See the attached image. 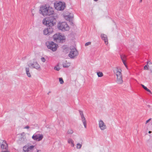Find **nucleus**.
Wrapping results in <instances>:
<instances>
[{
    "label": "nucleus",
    "mask_w": 152,
    "mask_h": 152,
    "mask_svg": "<svg viewBox=\"0 0 152 152\" xmlns=\"http://www.w3.org/2000/svg\"><path fill=\"white\" fill-rule=\"evenodd\" d=\"M99 125L100 128L102 130H104L107 128L106 124L102 120H100L99 121Z\"/></svg>",
    "instance_id": "4468645a"
},
{
    "label": "nucleus",
    "mask_w": 152,
    "mask_h": 152,
    "mask_svg": "<svg viewBox=\"0 0 152 152\" xmlns=\"http://www.w3.org/2000/svg\"><path fill=\"white\" fill-rule=\"evenodd\" d=\"M91 44V42H88L86 43L85 44V46H87L90 45Z\"/></svg>",
    "instance_id": "473e14b6"
},
{
    "label": "nucleus",
    "mask_w": 152,
    "mask_h": 152,
    "mask_svg": "<svg viewBox=\"0 0 152 152\" xmlns=\"http://www.w3.org/2000/svg\"><path fill=\"white\" fill-rule=\"evenodd\" d=\"M56 19L54 17H48L43 19L42 23L47 26L52 27L56 24Z\"/></svg>",
    "instance_id": "f03ea898"
},
{
    "label": "nucleus",
    "mask_w": 152,
    "mask_h": 152,
    "mask_svg": "<svg viewBox=\"0 0 152 152\" xmlns=\"http://www.w3.org/2000/svg\"><path fill=\"white\" fill-rule=\"evenodd\" d=\"M122 61H123V64H124V65L127 68V66L126 65V62H125V60H122Z\"/></svg>",
    "instance_id": "2f4dec72"
},
{
    "label": "nucleus",
    "mask_w": 152,
    "mask_h": 152,
    "mask_svg": "<svg viewBox=\"0 0 152 152\" xmlns=\"http://www.w3.org/2000/svg\"><path fill=\"white\" fill-rule=\"evenodd\" d=\"M59 81L60 83L61 84H62L64 83V81L62 78H59Z\"/></svg>",
    "instance_id": "bb28decb"
},
{
    "label": "nucleus",
    "mask_w": 152,
    "mask_h": 152,
    "mask_svg": "<svg viewBox=\"0 0 152 152\" xmlns=\"http://www.w3.org/2000/svg\"><path fill=\"white\" fill-rule=\"evenodd\" d=\"M32 16H34V14H33V13H32Z\"/></svg>",
    "instance_id": "ea45409f"
},
{
    "label": "nucleus",
    "mask_w": 152,
    "mask_h": 152,
    "mask_svg": "<svg viewBox=\"0 0 152 152\" xmlns=\"http://www.w3.org/2000/svg\"><path fill=\"white\" fill-rule=\"evenodd\" d=\"M46 44L48 48L50 49L53 51H56L58 47L57 44L53 42H49L46 43Z\"/></svg>",
    "instance_id": "0eeeda50"
},
{
    "label": "nucleus",
    "mask_w": 152,
    "mask_h": 152,
    "mask_svg": "<svg viewBox=\"0 0 152 152\" xmlns=\"http://www.w3.org/2000/svg\"><path fill=\"white\" fill-rule=\"evenodd\" d=\"M68 142L71 145V146L74 147V141L71 139H69L68 140Z\"/></svg>",
    "instance_id": "6ab92c4d"
},
{
    "label": "nucleus",
    "mask_w": 152,
    "mask_h": 152,
    "mask_svg": "<svg viewBox=\"0 0 152 152\" xmlns=\"http://www.w3.org/2000/svg\"><path fill=\"white\" fill-rule=\"evenodd\" d=\"M81 144H80L79 143L77 144V149L80 148L81 147Z\"/></svg>",
    "instance_id": "393cba45"
},
{
    "label": "nucleus",
    "mask_w": 152,
    "mask_h": 152,
    "mask_svg": "<svg viewBox=\"0 0 152 152\" xmlns=\"http://www.w3.org/2000/svg\"><path fill=\"white\" fill-rule=\"evenodd\" d=\"M26 74L29 77H31V74L29 72V68H26Z\"/></svg>",
    "instance_id": "a211bd4d"
},
{
    "label": "nucleus",
    "mask_w": 152,
    "mask_h": 152,
    "mask_svg": "<svg viewBox=\"0 0 152 152\" xmlns=\"http://www.w3.org/2000/svg\"><path fill=\"white\" fill-rule=\"evenodd\" d=\"M151 132L150 131H149V132H148V133H151Z\"/></svg>",
    "instance_id": "4c0bfd02"
},
{
    "label": "nucleus",
    "mask_w": 152,
    "mask_h": 152,
    "mask_svg": "<svg viewBox=\"0 0 152 152\" xmlns=\"http://www.w3.org/2000/svg\"><path fill=\"white\" fill-rule=\"evenodd\" d=\"M113 71L117 76L116 82L118 84H122L123 83V80L121 73V69L120 68L116 67L114 69Z\"/></svg>",
    "instance_id": "7ed1b4c3"
},
{
    "label": "nucleus",
    "mask_w": 152,
    "mask_h": 152,
    "mask_svg": "<svg viewBox=\"0 0 152 152\" xmlns=\"http://www.w3.org/2000/svg\"><path fill=\"white\" fill-rule=\"evenodd\" d=\"M41 60L43 62H45L46 60L44 58L42 57L41 58Z\"/></svg>",
    "instance_id": "72a5a7b5"
},
{
    "label": "nucleus",
    "mask_w": 152,
    "mask_h": 152,
    "mask_svg": "<svg viewBox=\"0 0 152 152\" xmlns=\"http://www.w3.org/2000/svg\"><path fill=\"white\" fill-rule=\"evenodd\" d=\"M39 13L44 16H50L54 13L53 9L49 5L44 4L41 6L39 10Z\"/></svg>",
    "instance_id": "f257e3e1"
},
{
    "label": "nucleus",
    "mask_w": 152,
    "mask_h": 152,
    "mask_svg": "<svg viewBox=\"0 0 152 152\" xmlns=\"http://www.w3.org/2000/svg\"><path fill=\"white\" fill-rule=\"evenodd\" d=\"M0 145L1 150L9 151L8 145L5 140L0 139Z\"/></svg>",
    "instance_id": "6e6552de"
},
{
    "label": "nucleus",
    "mask_w": 152,
    "mask_h": 152,
    "mask_svg": "<svg viewBox=\"0 0 152 152\" xmlns=\"http://www.w3.org/2000/svg\"><path fill=\"white\" fill-rule=\"evenodd\" d=\"M121 57L122 60H126V56L124 55H121Z\"/></svg>",
    "instance_id": "b1692460"
},
{
    "label": "nucleus",
    "mask_w": 152,
    "mask_h": 152,
    "mask_svg": "<svg viewBox=\"0 0 152 152\" xmlns=\"http://www.w3.org/2000/svg\"><path fill=\"white\" fill-rule=\"evenodd\" d=\"M29 66L35 68L37 70H41V68L40 65L38 63L37 61H34L33 62H31L29 64Z\"/></svg>",
    "instance_id": "f8f14e48"
},
{
    "label": "nucleus",
    "mask_w": 152,
    "mask_h": 152,
    "mask_svg": "<svg viewBox=\"0 0 152 152\" xmlns=\"http://www.w3.org/2000/svg\"><path fill=\"white\" fill-rule=\"evenodd\" d=\"M147 64H148V67L150 70L152 72V63L151 62H148Z\"/></svg>",
    "instance_id": "412c9836"
},
{
    "label": "nucleus",
    "mask_w": 152,
    "mask_h": 152,
    "mask_svg": "<svg viewBox=\"0 0 152 152\" xmlns=\"http://www.w3.org/2000/svg\"><path fill=\"white\" fill-rule=\"evenodd\" d=\"M37 152H41L40 150H37Z\"/></svg>",
    "instance_id": "e433bc0d"
},
{
    "label": "nucleus",
    "mask_w": 152,
    "mask_h": 152,
    "mask_svg": "<svg viewBox=\"0 0 152 152\" xmlns=\"http://www.w3.org/2000/svg\"><path fill=\"white\" fill-rule=\"evenodd\" d=\"M80 115H81L82 120L83 121V125L85 127V128H86V121L85 118L84 117L83 115V113H81Z\"/></svg>",
    "instance_id": "dca6fc26"
},
{
    "label": "nucleus",
    "mask_w": 152,
    "mask_h": 152,
    "mask_svg": "<svg viewBox=\"0 0 152 152\" xmlns=\"http://www.w3.org/2000/svg\"><path fill=\"white\" fill-rule=\"evenodd\" d=\"M1 152H10V151H9L1 150Z\"/></svg>",
    "instance_id": "f704fd0d"
},
{
    "label": "nucleus",
    "mask_w": 152,
    "mask_h": 152,
    "mask_svg": "<svg viewBox=\"0 0 152 152\" xmlns=\"http://www.w3.org/2000/svg\"><path fill=\"white\" fill-rule=\"evenodd\" d=\"M151 119H152L151 118H150L149 119H148V120H147L145 122V124H148L151 121Z\"/></svg>",
    "instance_id": "7c9ffc66"
},
{
    "label": "nucleus",
    "mask_w": 152,
    "mask_h": 152,
    "mask_svg": "<svg viewBox=\"0 0 152 152\" xmlns=\"http://www.w3.org/2000/svg\"><path fill=\"white\" fill-rule=\"evenodd\" d=\"M65 3L64 2L57 1L54 3V7L57 10H64L66 7Z\"/></svg>",
    "instance_id": "20e7f679"
},
{
    "label": "nucleus",
    "mask_w": 152,
    "mask_h": 152,
    "mask_svg": "<svg viewBox=\"0 0 152 152\" xmlns=\"http://www.w3.org/2000/svg\"><path fill=\"white\" fill-rule=\"evenodd\" d=\"M67 132L69 134H72L73 133V131L71 129H69L68 130Z\"/></svg>",
    "instance_id": "a878e982"
},
{
    "label": "nucleus",
    "mask_w": 152,
    "mask_h": 152,
    "mask_svg": "<svg viewBox=\"0 0 152 152\" xmlns=\"http://www.w3.org/2000/svg\"><path fill=\"white\" fill-rule=\"evenodd\" d=\"M148 64H147L144 66V70H148Z\"/></svg>",
    "instance_id": "cd10ccee"
},
{
    "label": "nucleus",
    "mask_w": 152,
    "mask_h": 152,
    "mask_svg": "<svg viewBox=\"0 0 152 152\" xmlns=\"http://www.w3.org/2000/svg\"><path fill=\"white\" fill-rule=\"evenodd\" d=\"M53 32V29L52 27H49L45 28L43 31V34L47 36H49Z\"/></svg>",
    "instance_id": "1a4fd4ad"
},
{
    "label": "nucleus",
    "mask_w": 152,
    "mask_h": 152,
    "mask_svg": "<svg viewBox=\"0 0 152 152\" xmlns=\"http://www.w3.org/2000/svg\"><path fill=\"white\" fill-rule=\"evenodd\" d=\"M29 128V127L28 126H27L24 127V129H28Z\"/></svg>",
    "instance_id": "c9c22d12"
},
{
    "label": "nucleus",
    "mask_w": 152,
    "mask_h": 152,
    "mask_svg": "<svg viewBox=\"0 0 152 152\" xmlns=\"http://www.w3.org/2000/svg\"><path fill=\"white\" fill-rule=\"evenodd\" d=\"M43 137L42 134H34L32 136V138L35 140L39 141L42 140Z\"/></svg>",
    "instance_id": "ddd939ff"
},
{
    "label": "nucleus",
    "mask_w": 152,
    "mask_h": 152,
    "mask_svg": "<svg viewBox=\"0 0 152 152\" xmlns=\"http://www.w3.org/2000/svg\"><path fill=\"white\" fill-rule=\"evenodd\" d=\"M57 28L59 30L63 31H67L69 29V26L65 22L58 23L57 24Z\"/></svg>",
    "instance_id": "39448f33"
},
{
    "label": "nucleus",
    "mask_w": 152,
    "mask_h": 152,
    "mask_svg": "<svg viewBox=\"0 0 152 152\" xmlns=\"http://www.w3.org/2000/svg\"><path fill=\"white\" fill-rule=\"evenodd\" d=\"M78 54L77 51L74 47H73L72 48H71V51L69 56L71 58H73L77 56Z\"/></svg>",
    "instance_id": "9b49d317"
},
{
    "label": "nucleus",
    "mask_w": 152,
    "mask_h": 152,
    "mask_svg": "<svg viewBox=\"0 0 152 152\" xmlns=\"http://www.w3.org/2000/svg\"><path fill=\"white\" fill-rule=\"evenodd\" d=\"M34 146L26 145L23 147V152H32Z\"/></svg>",
    "instance_id": "9d476101"
},
{
    "label": "nucleus",
    "mask_w": 152,
    "mask_h": 152,
    "mask_svg": "<svg viewBox=\"0 0 152 152\" xmlns=\"http://www.w3.org/2000/svg\"><path fill=\"white\" fill-rule=\"evenodd\" d=\"M63 65L64 67H68L70 66V63L66 61L63 64Z\"/></svg>",
    "instance_id": "aec40b11"
},
{
    "label": "nucleus",
    "mask_w": 152,
    "mask_h": 152,
    "mask_svg": "<svg viewBox=\"0 0 152 152\" xmlns=\"http://www.w3.org/2000/svg\"><path fill=\"white\" fill-rule=\"evenodd\" d=\"M141 86L144 89H145L147 91L149 92L151 94H152L151 91L149 89H148L146 86L142 84H141Z\"/></svg>",
    "instance_id": "4be33fe9"
},
{
    "label": "nucleus",
    "mask_w": 152,
    "mask_h": 152,
    "mask_svg": "<svg viewBox=\"0 0 152 152\" xmlns=\"http://www.w3.org/2000/svg\"><path fill=\"white\" fill-rule=\"evenodd\" d=\"M73 17V15L71 13L69 14L68 15H65L64 16L65 18L67 20H69L70 19H72Z\"/></svg>",
    "instance_id": "f3484780"
},
{
    "label": "nucleus",
    "mask_w": 152,
    "mask_h": 152,
    "mask_svg": "<svg viewBox=\"0 0 152 152\" xmlns=\"http://www.w3.org/2000/svg\"><path fill=\"white\" fill-rule=\"evenodd\" d=\"M34 10H33L32 11H31V12H34Z\"/></svg>",
    "instance_id": "58836bf2"
},
{
    "label": "nucleus",
    "mask_w": 152,
    "mask_h": 152,
    "mask_svg": "<svg viewBox=\"0 0 152 152\" xmlns=\"http://www.w3.org/2000/svg\"><path fill=\"white\" fill-rule=\"evenodd\" d=\"M54 69H55L57 71H58L60 69L58 66H57L55 67H54Z\"/></svg>",
    "instance_id": "c756f323"
},
{
    "label": "nucleus",
    "mask_w": 152,
    "mask_h": 152,
    "mask_svg": "<svg viewBox=\"0 0 152 152\" xmlns=\"http://www.w3.org/2000/svg\"><path fill=\"white\" fill-rule=\"evenodd\" d=\"M54 40L60 42H63L65 40V37L60 33H57L54 34L53 36Z\"/></svg>",
    "instance_id": "423d86ee"
},
{
    "label": "nucleus",
    "mask_w": 152,
    "mask_h": 152,
    "mask_svg": "<svg viewBox=\"0 0 152 152\" xmlns=\"http://www.w3.org/2000/svg\"><path fill=\"white\" fill-rule=\"evenodd\" d=\"M21 136H23V137L24 139L26 138V136H25V134L24 133H22L21 134Z\"/></svg>",
    "instance_id": "c85d7f7f"
},
{
    "label": "nucleus",
    "mask_w": 152,
    "mask_h": 152,
    "mask_svg": "<svg viewBox=\"0 0 152 152\" xmlns=\"http://www.w3.org/2000/svg\"><path fill=\"white\" fill-rule=\"evenodd\" d=\"M97 75L98 77H102L103 76V73L101 72H97Z\"/></svg>",
    "instance_id": "5701e85b"
},
{
    "label": "nucleus",
    "mask_w": 152,
    "mask_h": 152,
    "mask_svg": "<svg viewBox=\"0 0 152 152\" xmlns=\"http://www.w3.org/2000/svg\"><path fill=\"white\" fill-rule=\"evenodd\" d=\"M101 37L102 39L104 40L106 44H108V39L107 35L104 34H102L101 35Z\"/></svg>",
    "instance_id": "2eb2a0df"
}]
</instances>
